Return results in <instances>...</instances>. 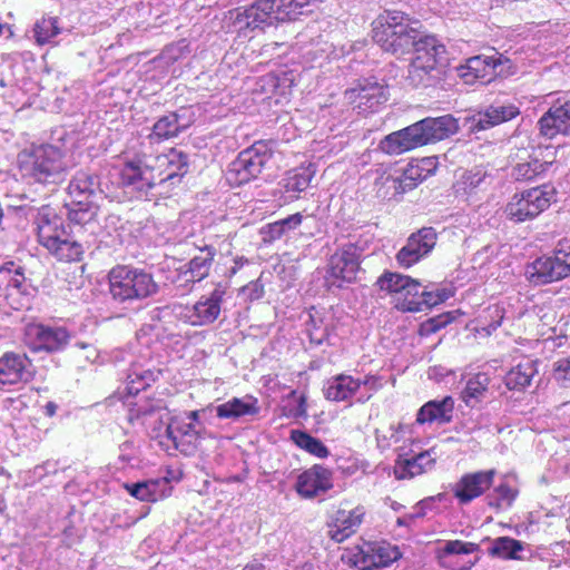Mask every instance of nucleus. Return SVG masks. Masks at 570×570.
Segmentation results:
<instances>
[{
	"instance_id": "nucleus-1",
	"label": "nucleus",
	"mask_w": 570,
	"mask_h": 570,
	"mask_svg": "<svg viewBox=\"0 0 570 570\" xmlns=\"http://www.w3.org/2000/svg\"><path fill=\"white\" fill-rule=\"evenodd\" d=\"M421 23L409 13L384 10L372 22V39L385 52L402 56L411 51L406 80L413 87H433L444 75L446 50L434 36H425Z\"/></svg>"
},
{
	"instance_id": "nucleus-2",
	"label": "nucleus",
	"mask_w": 570,
	"mask_h": 570,
	"mask_svg": "<svg viewBox=\"0 0 570 570\" xmlns=\"http://www.w3.org/2000/svg\"><path fill=\"white\" fill-rule=\"evenodd\" d=\"M181 131L176 112L161 116L146 139L125 151V161L119 173L121 185L141 195H147L156 186L178 185L188 173L187 154L174 147L159 154L155 144L176 138Z\"/></svg>"
},
{
	"instance_id": "nucleus-3",
	"label": "nucleus",
	"mask_w": 570,
	"mask_h": 570,
	"mask_svg": "<svg viewBox=\"0 0 570 570\" xmlns=\"http://www.w3.org/2000/svg\"><path fill=\"white\" fill-rule=\"evenodd\" d=\"M18 168L23 177L42 185H58L68 174L65 151L53 145L32 146L18 154Z\"/></svg>"
},
{
	"instance_id": "nucleus-4",
	"label": "nucleus",
	"mask_w": 570,
	"mask_h": 570,
	"mask_svg": "<svg viewBox=\"0 0 570 570\" xmlns=\"http://www.w3.org/2000/svg\"><path fill=\"white\" fill-rule=\"evenodd\" d=\"M108 293L118 304L146 301L159 292L154 275L141 267L117 264L107 274Z\"/></svg>"
},
{
	"instance_id": "nucleus-5",
	"label": "nucleus",
	"mask_w": 570,
	"mask_h": 570,
	"mask_svg": "<svg viewBox=\"0 0 570 570\" xmlns=\"http://www.w3.org/2000/svg\"><path fill=\"white\" fill-rule=\"evenodd\" d=\"M277 148L274 139H262L242 150L228 165L226 179L230 186H242L257 179L271 167Z\"/></svg>"
},
{
	"instance_id": "nucleus-6",
	"label": "nucleus",
	"mask_w": 570,
	"mask_h": 570,
	"mask_svg": "<svg viewBox=\"0 0 570 570\" xmlns=\"http://www.w3.org/2000/svg\"><path fill=\"white\" fill-rule=\"evenodd\" d=\"M556 189L551 185L523 190L514 194L504 208L505 216L514 223H523L539 216L554 200Z\"/></svg>"
},
{
	"instance_id": "nucleus-7",
	"label": "nucleus",
	"mask_w": 570,
	"mask_h": 570,
	"mask_svg": "<svg viewBox=\"0 0 570 570\" xmlns=\"http://www.w3.org/2000/svg\"><path fill=\"white\" fill-rule=\"evenodd\" d=\"M228 14L232 27L238 32L263 31L265 28L278 23L277 16H274L268 0H255L249 6L229 10Z\"/></svg>"
},
{
	"instance_id": "nucleus-8",
	"label": "nucleus",
	"mask_w": 570,
	"mask_h": 570,
	"mask_svg": "<svg viewBox=\"0 0 570 570\" xmlns=\"http://www.w3.org/2000/svg\"><path fill=\"white\" fill-rule=\"evenodd\" d=\"M438 234L433 227H422L412 233L406 244L396 254L401 267L409 268L426 257L436 245Z\"/></svg>"
},
{
	"instance_id": "nucleus-9",
	"label": "nucleus",
	"mask_w": 570,
	"mask_h": 570,
	"mask_svg": "<svg viewBox=\"0 0 570 570\" xmlns=\"http://www.w3.org/2000/svg\"><path fill=\"white\" fill-rule=\"evenodd\" d=\"M225 295L226 287L217 284L208 295H203L191 308H186L185 322L191 326H205L214 323L220 314Z\"/></svg>"
},
{
	"instance_id": "nucleus-10",
	"label": "nucleus",
	"mask_w": 570,
	"mask_h": 570,
	"mask_svg": "<svg viewBox=\"0 0 570 570\" xmlns=\"http://www.w3.org/2000/svg\"><path fill=\"white\" fill-rule=\"evenodd\" d=\"M333 488V472L323 464H313L297 475L295 491L303 499H315Z\"/></svg>"
},
{
	"instance_id": "nucleus-11",
	"label": "nucleus",
	"mask_w": 570,
	"mask_h": 570,
	"mask_svg": "<svg viewBox=\"0 0 570 570\" xmlns=\"http://www.w3.org/2000/svg\"><path fill=\"white\" fill-rule=\"evenodd\" d=\"M197 441L198 432L193 423L171 422L160 436L159 445L168 453L179 451L185 455H191L197 450Z\"/></svg>"
},
{
	"instance_id": "nucleus-12",
	"label": "nucleus",
	"mask_w": 570,
	"mask_h": 570,
	"mask_svg": "<svg viewBox=\"0 0 570 570\" xmlns=\"http://www.w3.org/2000/svg\"><path fill=\"white\" fill-rule=\"evenodd\" d=\"M495 474L497 471L494 469L465 473L453 485L454 497L460 504L470 503L492 487Z\"/></svg>"
},
{
	"instance_id": "nucleus-13",
	"label": "nucleus",
	"mask_w": 570,
	"mask_h": 570,
	"mask_svg": "<svg viewBox=\"0 0 570 570\" xmlns=\"http://www.w3.org/2000/svg\"><path fill=\"white\" fill-rule=\"evenodd\" d=\"M423 132L419 122H414L403 129L393 131L380 140L379 147L387 155H401L412 149L425 146Z\"/></svg>"
},
{
	"instance_id": "nucleus-14",
	"label": "nucleus",
	"mask_w": 570,
	"mask_h": 570,
	"mask_svg": "<svg viewBox=\"0 0 570 570\" xmlns=\"http://www.w3.org/2000/svg\"><path fill=\"white\" fill-rule=\"evenodd\" d=\"M38 243L46 249L52 248L68 232L61 217L49 206H42L35 219Z\"/></svg>"
},
{
	"instance_id": "nucleus-15",
	"label": "nucleus",
	"mask_w": 570,
	"mask_h": 570,
	"mask_svg": "<svg viewBox=\"0 0 570 570\" xmlns=\"http://www.w3.org/2000/svg\"><path fill=\"white\" fill-rule=\"evenodd\" d=\"M328 277L341 287L356 279V245L348 244L335 252L330 259Z\"/></svg>"
},
{
	"instance_id": "nucleus-16",
	"label": "nucleus",
	"mask_w": 570,
	"mask_h": 570,
	"mask_svg": "<svg viewBox=\"0 0 570 570\" xmlns=\"http://www.w3.org/2000/svg\"><path fill=\"white\" fill-rule=\"evenodd\" d=\"M27 337L33 344V351L56 352L68 344L69 334L62 327H49L42 324H30L26 328Z\"/></svg>"
},
{
	"instance_id": "nucleus-17",
	"label": "nucleus",
	"mask_w": 570,
	"mask_h": 570,
	"mask_svg": "<svg viewBox=\"0 0 570 570\" xmlns=\"http://www.w3.org/2000/svg\"><path fill=\"white\" fill-rule=\"evenodd\" d=\"M500 65L501 57L474 56L469 58L464 66H460L458 71L465 83H473L474 81L488 83L497 76V68Z\"/></svg>"
},
{
	"instance_id": "nucleus-18",
	"label": "nucleus",
	"mask_w": 570,
	"mask_h": 570,
	"mask_svg": "<svg viewBox=\"0 0 570 570\" xmlns=\"http://www.w3.org/2000/svg\"><path fill=\"white\" fill-rule=\"evenodd\" d=\"M540 134L549 139L570 134V100L554 104L538 121Z\"/></svg>"
},
{
	"instance_id": "nucleus-19",
	"label": "nucleus",
	"mask_w": 570,
	"mask_h": 570,
	"mask_svg": "<svg viewBox=\"0 0 570 570\" xmlns=\"http://www.w3.org/2000/svg\"><path fill=\"white\" fill-rule=\"evenodd\" d=\"M400 558L401 552L396 547L367 542L358 547V570L385 568Z\"/></svg>"
},
{
	"instance_id": "nucleus-20",
	"label": "nucleus",
	"mask_w": 570,
	"mask_h": 570,
	"mask_svg": "<svg viewBox=\"0 0 570 570\" xmlns=\"http://www.w3.org/2000/svg\"><path fill=\"white\" fill-rule=\"evenodd\" d=\"M30 364L26 354L6 352L0 357V383L13 385L28 382L32 377L29 371Z\"/></svg>"
},
{
	"instance_id": "nucleus-21",
	"label": "nucleus",
	"mask_w": 570,
	"mask_h": 570,
	"mask_svg": "<svg viewBox=\"0 0 570 570\" xmlns=\"http://www.w3.org/2000/svg\"><path fill=\"white\" fill-rule=\"evenodd\" d=\"M562 264H557L554 256H540L525 267V276L534 285H546L566 278L561 268Z\"/></svg>"
},
{
	"instance_id": "nucleus-22",
	"label": "nucleus",
	"mask_w": 570,
	"mask_h": 570,
	"mask_svg": "<svg viewBox=\"0 0 570 570\" xmlns=\"http://www.w3.org/2000/svg\"><path fill=\"white\" fill-rule=\"evenodd\" d=\"M417 122L423 132L424 145L446 139L460 129L459 120L450 114L440 117H426Z\"/></svg>"
},
{
	"instance_id": "nucleus-23",
	"label": "nucleus",
	"mask_w": 570,
	"mask_h": 570,
	"mask_svg": "<svg viewBox=\"0 0 570 570\" xmlns=\"http://www.w3.org/2000/svg\"><path fill=\"white\" fill-rule=\"evenodd\" d=\"M454 400L448 395L441 400H431L423 404L417 413L415 422L417 424H433L438 425L449 424L453 420Z\"/></svg>"
},
{
	"instance_id": "nucleus-24",
	"label": "nucleus",
	"mask_w": 570,
	"mask_h": 570,
	"mask_svg": "<svg viewBox=\"0 0 570 570\" xmlns=\"http://www.w3.org/2000/svg\"><path fill=\"white\" fill-rule=\"evenodd\" d=\"M316 174L315 165L312 163L301 164L299 166L287 170L281 181L285 193L292 197L298 198L299 194L305 191Z\"/></svg>"
},
{
	"instance_id": "nucleus-25",
	"label": "nucleus",
	"mask_w": 570,
	"mask_h": 570,
	"mask_svg": "<svg viewBox=\"0 0 570 570\" xmlns=\"http://www.w3.org/2000/svg\"><path fill=\"white\" fill-rule=\"evenodd\" d=\"M520 114L519 108L513 104H493L479 114L478 119H473L472 128L485 130L515 118Z\"/></svg>"
},
{
	"instance_id": "nucleus-26",
	"label": "nucleus",
	"mask_w": 570,
	"mask_h": 570,
	"mask_svg": "<svg viewBox=\"0 0 570 570\" xmlns=\"http://www.w3.org/2000/svg\"><path fill=\"white\" fill-rule=\"evenodd\" d=\"M125 490L135 499L142 502H157L169 495L168 479L147 480L137 483H125Z\"/></svg>"
},
{
	"instance_id": "nucleus-27",
	"label": "nucleus",
	"mask_w": 570,
	"mask_h": 570,
	"mask_svg": "<svg viewBox=\"0 0 570 570\" xmlns=\"http://www.w3.org/2000/svg\"><path fill=\"white\" fill-rule=\"evenodd\" d=\"M389 92L383 82L376 78L358 80V111H372L387 101Z\"/></svg>"
},
{
	"instance_id": "nucleus-28",
	"label": "nucleus",
	"mask_w": 570,
	"mask_h": 570,
	"mask_svg": "<svg viewBox=\"0 0 570 570\" xmlns=\"http://www.w3.org/2000/svg\"><path fill=\"white\" fill-rule=\"evenodd\" d=\"M433 450L424 451L409 459L401 456L395 463L394 475L396 479H410L430 470L435 463V456H432Z\"/></svg>"
},
{
	"instance_id": "nucleus-29",
	"label": "nucleus",
	"mask_w": 570,
	"mask_h": 570,
	"mask_svg": "<svg viewBox=\"0 0 570 570\" xmlns=\"http://www.w3.org/2000/svg\"><path fill=\"white\" fill-rule=\"evenodd\" d=\"M198 249V253L190 258L187 269L184 272L188 282H200L208 277L216 256V248L213 245H204Z\"/></svg>"
},
{
	"instance_id": "nucleus-30",
	"label": "nucleus",
	"mask_w": 570,
	"mask_h": 570,
	"mask_svg": "<svg viewBox=\"0 0 570 570\" xmlns=\"http://www.w3.org/2000/svg\"><path fill=\"white\" fill-rule=\"evenodd\" d=\"M490 382L491 379L487 373H478L471 376L461 391V400L468 407H478L488 399Z\"/></svg>"
},
{
	"instance_id": "nucleus-31",
	"label": "nucleus",
	"mask_w": 570,
	"mask_h": 570,
	"mask_svg": "<svg viewBox=\"0 0 570 570\" xmlns=\"http://www.w3.org/2000/svg\"><path fill=\"white\" fill-rule=\"evenodd\" d=\"M67 217L76 225H87L96 219L99 205L95 199L70 198L66 204Z\"/></svg>"
},
{
	"instance_id": "nucleus-32",
	"label": "nucleus",
	"mask_w": 570,
	"mask_h": 570,
	"mask_svg": "<svg viewBox=\"0 0 570 570\" xmlns=\"http://www.w3.org/2000/svg\"><path fill=\"white\" fill-rule=\"evenodd\" d=\"M525 550H528L527 543L510 537H499L492 540L488 552L491 557L504 560H524L522 552Z\"/></svg>"
},
{
	"instance_id": "nucleus-33",
	"label": "nucleus",
	"mask_w": 570,
	"mask_h": 570,
	"mask_svg": "<svg viewBox=\"0 0 570 570\" xmlns=\"http://www.w3.org/2000/svg\"><path fill=\"white\" fill-rule=\"evenodd\" d=\"M98 184V177L96 175L87 170H79L68 185L69 197L96 200V188Z\"/></svg>"
},
{
	"instance_id": "nucleus-34",
	"label": "nucleus",
	"mask_w": 570,
	"mask_h": 570,
	"mask_svg": "<svg viewBox=\"0 0 570 570\" xmlns=\"http://www.w3.org/2000/svg\"><path fill=\"white\" fill-rule=\"evenodd\" d=\"M259 412L257 400L249 397V401L233 397L216 407V415L219 419H238L245 415H256Z\"/></svg>"
},
{
	"instance_id": "nucleus-35",
	"label": "nucleus",
	"mask_w": 570,
	"mask_h": 570,
	"mask_svg": "<svg viewBox=\"0 0 570 570\" xmlns=\"http://www.w3.org/2000/svg\"><path fill=\"white\" fill-rule=\"evenodd\" d=\"M538 373L537 362L527 360L511 368L505 377L504 383L509 390L523 391L530 385L532 377Z\"/></svg>"
},
{
	"instance_id": "nucleus-36",
	"label": "nucleus",
	"mask_w": 570,
	"mask_h": 570,
	"mask_svg": "<svg viewBox=\"0 0 570 570\" xmlns=\"http://www.w3.org/2000/svg\"><path fill=\"white\" fill-rule=\"evenodd\" d=\"M47 250L57 261L65 263L80 262L83 256L82 245L72 239L69 233L56 242L52 248L50 247Z\"/></svg>"
},
{
	"instance_id": "nucleus-37",
	"label": "nucleus",
	"mask_w": 570,
	"mask_h": 570,
	"mask_svg": "<svg viewBox=\"0 0 570 570\" xmlns=\"http://www.w3.org/2000/svg\"><path fill=\"white\" fill-rule=\"evenodd\" d=\"M130 421L139 420L142 416L150 415L155 412L166 409V402L163 397L149 395L146 392L137 396L134 401L128 402Z\"/></svg>"
},
{
	"instance_id": "nucleus-38",
	"label": "nucleus",
	"mask_w": 570,
	"mask_h": 570,
	"mask_svg": "<svg viewBox=\"0 0 570 570\" xmlns=\"http://www.w3.org/2000/svg\"><path fill=\"white\" fill-rule=\"evenodd\" d=\"M356 390V382L352 376L337 375L327 381L325 396L327 400L341 402L348 400Z\"/></svg>"
},
{
	"instance_id": "nucleus-39",
	"label": "nucleus",
	"mask_w": 570,
	"mask_h": 570,
	"mask_svg": "<svg viewBox=\"0 0 570 570\" xmlns=\"http://www.w3.org/2000/svg\"><path fill=\"white\" fill-rule=\"evenodd\" d=\"M291 441L299 449L318 459H326L330 455L327 446L317 438L312 436L302 430H292Z\"/></svg>"
},
{
	"instance_id": "nucleus-40",
	"label": "nucleus",
	"mask_w": 570,
	"mask_h": 570,
	"mask_svg": "<svg viewBox=\"0 0 570 570\" xmlns=\"http://www.w3.org/2000/svg\"><path fill=\"white\" fill-rule=\"evenodd\" d=\"M551 165V161L530 158L527 161L517 164L512 168L511 176L517 181H531L544 174Z\"/></svg>"
},
{
	"instance_id": "nucleus-41",
	"label": "nucleus",
	"mask_w": 570,
	"mask_h": 570,
	"mask_svg": "<svg viewBox=\"0 0 570 570\" xmlns=\"http://www.w3.org/2000/svg\"><path fill=\"white\" fill-rule=\"evenodd\" d=\"M163 371L160 368H150L134 371L128 375L127 392L128 394L138 395L139 392H146L154 383H156Z\"/></svg>"
},
{
	"instance_id": "nucleus-42",
	"label": "nucleus",
	"mask_w": 570,
	"mask_h": 570,
	"mask_svg": "<svg viewBox=\"0 0 570 570\" xmlns=\"http://www.w3.org/2000/svg\"><path fill=\"white\" fill-rule=\"evenodd\" d=\"M485 179L487 173L482 169L475 168L465 171L454 184L455 195L468 198L476 193V190L485 183Z\"/></svg>"
},
{
	"instance_id": "nucleus-43",
	"label": "nucleus",
	"mask_w": 570,
	"mask_h": 570,
	"mask_svg": "<svg viewBox=\"0 0 570 570\" xmlns=\"http://www.w3.org/2000/svg\"><path fill=\"white\" fill-rule=\"evenodd\" d=\"M278 22L295 20L309 0H268Z\"/></svg>"
},
{
	"instance_id": "nucleus-44",
	"label": "nucleus",
	"mask_w": 570,
	"mask_h": 570,
	"mask_svg": "<svg viewBox=\"0 0 570 570\" xmlns=\"http://www.w3.org/2000/svg\"><path fill=\"white\" fill-rule=\"evenodd\" d=\"M421 179L419 167L411 166L406 168L400 177L387 176L384 185L394 190V194H404L414 189Z\"/></svg>"
},
{
	"instance_id": "nucleus-45",
	"label": "nucleus",
	"mask_w": 570,
	"mask_h": 570,
	"mask_svg": "<svg viewBox=\"0 0 570 570\" xmlns=\"http://www.w3.org/2000/svg\"><path fill=\"white\" fill-rule=\"evenodd\" d=\"M60 33L57 17H42L33 26V35L38 46H45Z\"/></svg>"
},
{
	"instance_id": "nucleus-46",
	"label": "nucleus",
	"mask_w": 570,
	"mask_h": 570,
	"mask_svg": "<svg viewBox=\"0 0 570 570\" xmlns=\"http://www.w3.org/2000/svg\"><path fill=\"white\" fill-rule=\"evenodd\" d=\"M518 491L507 483H501L494 488L493 492L488 494V505L494 509H501L504 505L511 507L515 500Z\"/></svg>"
},
{
	"instance_id": "nucleus-47",
	"label": "nucleus",
	"mask_w": 570,
	"mask_h": 570,
	"mask_svg": "<svg viewBox=\"0 0 570 570\" xmlns=\"http://www.w3.org/2000/svg\"><path fill=\"white\" fill-rule=\"evenodd\" d=\"M409 277L399 273L385 272L377 281L380 288L391 294L401 295L406 284H409Z\"/></svg>"
},
{
	"instance_id": "nucleus-48",
	"label": "nucleus",
	"mask_w": 570,
	"mask_h": 570,
	"mask_svg": "<svg viewBox=\"0 0 570 570\" xmlns=\"http://www.w3.org/2000/svg\"><path fill=\"white\" fill-rule=\"evenodd\" d=\"M422 292V284L412 277H409V284H406L405 288L397 297V307H400L404 312H409L406 307L411 305L412 302H420Z\"/></svg>"
},
{
	"instance_id": "nucleus-49",
	"label": "nucleus",
	"mask_w": 570,
	"mask_h": 570,
	"mask_svg": "<svg viewBox=\"0 0 570 570\" xmlns=\"http://www.w3.org/2000/svg\"><path fill=\"white\" fill-rule=\"evenodd\" d=\"M410 304L411 305L406 307L409 312H422L439 305L440 298H438V293L435 291H426V287L422 286L420 302H412Z\"/></svg>"
},
{
	"instance_id": "nucleus-50",
	"label": "nucleus",
	"mask_w": 570,
	"mask_h": 570,
	"mask_svg": "<svg viewBox=\"0 0 570 570\" xmlns=\"http://www.w3.org/2000/svg\"><path fill=\"white\" fill-rule=\"evenodd\" d=\"M480 550V546L474 542H464L461 540L446 541L443 547L445 554H470Z\"/></svg>"
},
{
	"instance_id": "nucleus-51",
	"label": "nucleus",
	"mask_w": 570,
	"mask_h": 570,
	"mask_svg": "<svg viewBox=\"0 0 570 570\" xmlns=\"http://www.w3.org/2000/svg\"><path fill=\"white\" fill-rule=\"evenodd\" d=\"M553 256L557 261V264H562L561 268L567 265L566 271H563L564 277L570 276V240L562 239L558 243L557 247L553 250Z\"/></svg>"
},
{
	"instance_id": "nucleus-52",
	"label": "nucleus",
	"mask_w": 570,
	"mask_h": 570,
	"mask_svg": "<svg viewBox=\"0 0 570 570\" xmlns=\"http://www.w3.org/2000/svg\"><path fill=\"white\" fill-rule=\"evenodd\" d=\"M340 519H336V522L332 525L330 530V535L336 542H343L345 539L350 538L354 533L353 524L350 520H343L342 527L338 524Z\"/></svg>"
},
{
	"instance_id": "nucleus-53",
	"label": "nucleus",
	"mask_w": 570,
	"mask_h": 570,
	"mask_svg": "<svg viewBox=\"0 0 570 570\" xmlns=\"http://www.w3.org/2000/svg\"><path fill=\"white\" fill-rule=\"evenodd\" d=\"M259 233L264 243H274L284 236V232L277 222L266 224Z\"/></svg>"
},
{
	"instance_id": "nucleus-54",
	"label": "nucleus",
	"mask_w": 570,
	"mask_h": 570,
	"mask_svg": "<svg viewBox=\"0 0 570 570\" xmlns=\"http://www.w3.org/2000/svg\"><path fill=\"white\" fill-rule=\"evenodd\" d=\"M276 222L278 223L279 227L282 228V230L284 232V235H285L288 232L294 230L298 226H301V224L303 222V215L301 213H295V214L287 216L286 218H283V219H279Z\"/></svg>"
},
{
	"instance_id": "nucleus-55",
	"label": "nucleus",
	"mask_w": 570,
	"mask_h": 570,
	"mask_svg": "<svg viewBox=\"0 0 570 570\" xmlns=\"http://www.w3.org/2000/svg\"><path fill=\"white\" fill-rule=\"evenodd\" d=\"M287 417H305L307 415V404L305 395H299L297 399V406L295 409H291L286 414Z\"/></svg>"
},
{
	"instance_id": "nucleus-56",
	"label": "nucleus",
	"mask_w": 570,
	"mask_h": 570,
	"mask_svg": "<svg viewBox=\"0 0 570 570\" xmlns=\"http://www.w3.org/2000/svg\"><path fill=\"white\" fill-rule=\"evenodd\" d=\"M397 433V429L394 425H391L387 430V433H382L380 430H376V442L379 448L385 449L390 446L389 440L394 438Z\"/></svg>"
},
{
	"instance_id": "nucleus-57",
	"label": "nucleus",
	"mask_w": 570,
	"mask_h": 570,
	"mask_svg": "<svg viewBox=\"0 0 570 570\" xmlns=\"http://www.w3.org/2000/svg\"><path fill=\"white\" fill-rule=\"evenodd\" d=\"M556 374L558 380L570 381V357L558 362Z\"/></svg>"
},
{
	"instance_id": "nucleus-58",
	"label": "nucleus",
	"mask_w": 570,
	"mask_h": 570,
	"mask_svg": "<svg viewBox=\"0 0 570 570\" xmlns=\"http://www.w3.org/2000/svg\"><path fill=\"white\" fill-rule=\"evenodd\" d=\"M433 500V498H429L421 500L419 503H416V505L414 507V512L410 515V519L423 518L426 513V509L430 507Z\"/></svg>"
},
{
	"instance_id": "nucleus-59",
	"label": "nucleus",
	"mask_w": 570,
	"mask_h": 570,
	"mask_svg": "<svg viewBox=\"0 0 570 570\" xmlns=\"http://www.w3.org/2000/svg\"><path fill=\"white\" fill-rule=\"evenodd\" d=\"M247 258L244 256H236L233 259L234 265L229 268L228 273L226 274L227 277H233L246 263Z\"/></svg>"
},
{
	"instance_id": "nucleus-60",
	"label": "nucleus",
	"mask_w": 570,
	"mask_h": 570,
	"mask_svg": "<svg viewBox=\"0 0 570 570\" xmlns=\"http://www.w3.org/2000/svg\"><path fill=\"white\" fill-rule=\"evenodd\" d=\"M379 151H382L380 149V147H377L376 149H373V150H370L368 148L361 155V157H358V160L362 161V165H366L370 163L371 160V157H372V154H379Z\"/></svg>"
},
{
	"instance_id": "nucleus-61",
	"label": "nucleus",
	"mask_w": 570,
	"mask_h": 570,
	"mask_svg": "<svg viewBox=\"0 0 570 570\" xmlns=\"http://www.w3.org/2000/svg\"><path fill=\"white\" fill-rule=\"evenodd\" d=\"M435 292L438 293V298H440V304L445 302L453 295V292L448 288L436 289Z\"/></svg>"
},
{
	"instance_id": "nucleus-62",
	"label": "nucleus",
	"mask_w": 570,
	"mask_h": 570,
	"mask_svg": "<svg viewBox=\"0 0 570 570\" xmlns=\"http://www.w3.org/2000/svg\"><path fill=\"white\" fill-rule=\"evenodd\" d=\"M14 262H6L0 266V275L10 274L13 271Z\"/></svg>"
},
{
	"instance_id": "nucleus-63",
	"label": "nucleus",
	"mask_w": 570,
	"mask_h": 570,
	"mask_svg": "<svg viewBox=\"0 0 570 570\" xmlns=\"http://www.w3.org/2000/svg\"><path fill=\"white\" fill-rule=\"evenodd\" d=\"M46 413L49 416H53L57 411V405L53 402H48L45 406Z\"/></svg>"
},
{
	"instance_id": "nucleus-64",
	"label": "nucleus",
	"mask_w": 570,
	"mask_h": 570,
	"mask_svg": "<svg viewBox=\"0 0 570 570\" xmlns=\"http://www.w3.org/2000/svg\"><path fill=\"white\" fill-rule=\"evenodd\" d=\"M242 570H265V567L262 563L253 562L247 563Z\"/></svg>"
}]
</instances>
